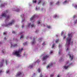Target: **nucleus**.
I'll list each match as a JSON object with an SVG mask.
<instances>
[{"instance_id": "obj_49", "label": "nucleus", "mask_w": 77, "mask_h": 77, "mask_svg": "<svg viewBox=\"0 0 77 77\" xmlns=\"http://www.w3.org/2000/svg\"><path fill=\"white\" fill-rule=\"evenodd\" d=\"M45 44V42H44V43L42 44V45H44Z\"/></svg>"}, {"instance_id": "obj_63", "label": "nucleus", "mask_w": 77, "mask_h": 77, "mask_svg": "<svg viewBox=\"0 0 77 77\" xmlns=\"http://www.w3.org/2000/svg\"><path fill=\"white\" fill-rule=\"evenodd\" d=\"M22 21L23 22V21H23L22 20Z\"/></svg>"}, {"instance_id": "obj_64", "label": "nucleus", "mask_w": 77, "mask_h": 77, "mask_svg": "<svg viewBox=\"0 0 77 77\" xmlns=\"http://www.w3.org/2000/svg\"><path fill=\"white\" fill-rule=\"evenodd\" d=\"M22 15H21V17H22Z\"/></svg>"}, {"instance_id": "obj_28", "label": "nucleus", "mask_w": 77, "mask_h": 77, "mask_svg": "<svg viewBox=\"0 0 77 77\" xmlns=\"http://www.w3.org/2000/svg\"><path fill=\"white\" fill-rule=\"evenodd\" d=\"M56 17H57V15L55 14L54 16V18H55Z\"/></svg>"}, {"instance_id": "obj_52", "label": "nucleus", "mask_w": 77, "mask_h": 77, "mask_svg": "<svg viewBox=\"0 0 77 77\" xmlns=\"http://www.w3.org/2000/svg\"><path fill=\"white\" fill-rule=\"evenodd\" d=\"M6 40V37H5L4 39V40Z\"/></svg>"}, {"instance_id": "obj_48", "label": "nucleus", "mask_w": 77, "mask_h": 77, "mask_svg": "<svg viewBox=\"0 0 77 77\" xmlns=\"http://www.w3.org/2000/svg\"><path fill=\"white\" fill-rule=\"evenodd\" d=\"M12 33H15V31H13L12 32Z\"/></svg>"}, {"instance_id": "obj_12", "label": "nucleus", "mask_w": 77, "mask_h": 77, "mask_svg": "<svg viewBox=\"0 0 77 77\" xmlns=\"http://www.w3.org/2000/svg\"><path fill=\"white\" fill-rule=\"evenodd\" d=\"M53 65V64L52 63H51L49 64V65H48L47 66V68H49V67L50 66H51Z\"/></svg>"}, {"instance_id": "obj_9", "label": "nucleus", "mask_w": 77, "mask_h": 77, "mask_svg": "<svg viewBox=\"0 0 77 77\" xmlns=\"http://www.w3.org/2000/svg\"><path fill=\"white\" fill-rule=\"evenodd\" d=\"M10 44L11 45V48H12V47H18V45L17 44H15L14 45H12V43H11Z\"/></svg>"}, {"instance_id": "obj_20", "label": "nucleus", "mask_w": 77, "mask_h": 77, "mask_svg": "<svg viewBox=\"0 0 77 77\" xmlns=\"http://www.w3.org/2000/svg\"><path fill=\"white\" fill-rule=\"evenodd\" d=\"M33 3H36V0H33L32 1Z\"/></svg>"}, {"instance_id": "obj_21", "label": "nucleus", "mask_w": 77, "mask_h": 77, "mask_svg": "<svg viewBox=\"0 0 77 77\" xmlns=\"http://www.w3.org/2000/svg\"><path fill=\"white\" fill-rule=\"evenodd\" d=\"M41 41H42V38H40L38 39V41H39V42H41Z\"/></svg>"}, {"instance_id": "obj_34", "label": "nucleus", "mask_w": 77, "mask_h": 77, "mask_svg": "<svg viewBox=\"0 0 77 77\" xmlns=\"http://www.w3.org/2000/svg\"><path fill=\"white\" fill-rule=\"evenodd\" d=\"M17 12H19L20 11V9H17L16 10Z\"/></svg>"}, {"instance_id": "obj_36", "label": "nucleus", "mask_w": 77, "mask_h": 77, "mask_svg": "<svg viewBox=\"0 0 77 77\" xmlns=\"http://www.w3.org/2000/svg\"><path fill=\"white\" fill-rule=\"evenodd\" d=\"M62 59H63V58H60V61H62Z\"/></svg>"}, {"instance_id": "obj_61", "label": "nucleus", "mask_w": 77, "mask_h": 77, "mask_svg": "<svg viewBox=\"0 0 77 77\" xmlns=\"http://www.w3.org/2000/svg\"><path fill=\"white\" fill-rule=\"evenodd\" d=\"M30 39H32V37H30Z\"/></svg>"}, {"instance_id": "obj_13", "label": "nucleus", "mask_w": 77, "mask_h": 77, "mask_svg": "<svg viewBox=\"0 0 77 77\" xmlns=\"http://www.w3.org/2000/svg\"><path fill=\"white\" fill-rule=\"evenodd\" d=\"M63 67L65 69H67V68H68V67H69V66H63Z\"/></svg>"}, {"instance_id": "obj_55", "label": "nucleus", "mask_w": 77, "mask_h": 77, "mask_svg": "<svg viewBox=\"0 0 77 77\" xmlns=\"http://www.w3.org/2000/svg\"><path fill=\"white\" fill-rule=\"evenodd\" d=\"M60 45H59V48H60Z\"/></svg>"}, {"instance_id": "obj_45", "label": "nucleus", "mask_w": 77, "mask_h": 77, "mask_svg": "<svg viewBox=\"0 0 77 77\" xmlns=\"http://www.w3.org/2000/svg\"><path fill=\"white\" fill-rule=\"evenodd\" d=\"M8 72H9V71H7L6 72V73H7V74H8Z\"/></svg>"}, {"instance_id": "obj_39", "label": "nucleus", "mask_w": 77, "mask_h": 77, "mask_svg": "<svg viewBox=\"0 0 77 77\" xmlns=\"http://www.w3.org/2000/svg\"><path fill=\"white\" fill-rule=\"evenodd\" d=\"M43 77V75H42V74H41L40 75V77Z\"/></svg>"}, {"instance_id": "obj_40", "label": "nucleus", "mask_w": 77, "mask_h": 77, "mask_svg": "<svg viewBox=\"0 0 77 77\" xmlns=\"http://www.w3.org/2000/svg\"><path fill=\"white\" fill-rule=\"evenodd\" d=\"M4 71H2V70L0 71V73H2V72H3Z\"/></svg>"}, {"instance_id": "obj_44", "label": "nucleus", "mask_w": 77, "mask_h": 77, "mask_svg": "<svg viewBox=\"0 0 77 77\" xmlns=\"http://www.w3.org/2000/svg\"><path fill=\"white\" fill-rule=\"evenodd\" d=\"M75 8H77V5H75Z\"/></svg>"}, {"instance_id": "obj_17", "label": "nucleus", "mask_w": 77, "mask_h": 77, "mask_svg": "<svg viewBox=\"0 0 77 77\" xmlns=\"http://www.w3.org/2000/svg\"><path fill=\"white\" fill-rule=\"evenodd\" d=\"M54 45H55V44H53L52 46V48H54Z\"/></svg>"}, {"instance_id": "obj_59", "label": "nucleus", "mask_w": 77, "mask_h": 77, "mask_svg": "<svg viewBox=\"0 0 77 77\" xmlns=\"http://www.w3.org/2000/svg\"><path fill=\"white\" fill-rule=\"evenodd\" d=\"M37 7L36 8V10H37Z\"/></svg>"}, {"instance_id": "obj_4", "label": "nucleus", "mask_w": 77, "mask_h": 77, "mask_svg": "<svg viewBox=\"0 0 77 77\" xmlns=\"http://www.w3.org/2000/svg\"><path fill=\"white\" fill-rule=\"evenodd\" d=\"M48 57H49V55H46L43 57L42 60L43 61L46 60L48 58Z\"/></svg>"}, {"instance_id": "obj_42", "label": "nucleus", "mask_w": 77, "mask_h": 77, "mask_svg": "<svg viewBox=\"0 0 77 77\" xmlns=\"http://www.w3.org/2000/svg\"><path fill=\"white\" fill-rule=\"evenodd\" d=\"M54 75L53 74L51 75V77H53Z\"/></svg>"}, {"instance_id": "obj_29", "label": "nucleus", "mask_w": 77, "mask_h": 77, "mask_svg": "<svg viewBox=\"0 0 77 77\" xmlns=\"http://www.w3.org/2000/svg\"><path fill=\"white\" fill-rule=\"evenodd\" d=\"M59 41V39H57L56 40V43H57Z\"/></svg>"}, {"instance_id": "obj_30", "label": "nucleus", "mask_w": 77, "mask_h": 77, "mask_svg": "<svg viewBox=\"0 0 77 77\" xmlns=\"http://www.w3.org/2000/svg\"><path fill=\"white\" fill-rule=\"evenodd\" d=\"M47 28H48V29H50V28H51V26H47Z\"/></svg>"}, {"instance_id": "obj_47", "label": "nucleus", "mask_w": 77, "mask_h": 77, "mask_svg": "<svg viewBox=\"0 0 77 77\" xmlns=\"http://www.w3.org/2000/svg\"><path fill=\"white\" fill-rule=\"evenodd\" d=\"M66 36H65L64 37L63 39H65L66 38Z\"/></svg>"}, {"instance_id": "obj_27", "label": "nucleus", "mask_w": 77, "mask_h": 77, "mask_svg": "<svg viewBox=\"0 0 77 77\" xmlns=\"http://www.w3.org/2000/svg\"><path fill=\"white\" fill-rule=\"evenodd\" d=\"M59 4V1H58L57 2V3H56V5H58Z\"/></svg>"}, {"instance_id": "obj_46", "label": "nucleus", "mask_w": 77, "mask_h": 77, "mask_svg": "<svg viewBox=\"0 0 77 77\" xmlns=\"http://www.w3.org/2000/svg\"><path fill=\"white\" fill-rule=\"evenodd\" d=\"M72 63H70L69 64V65H72Z\"/></svg>"}, {"instance_id": "obj_10", "label": "nucleus", "mask_w": 77, "mask_h": 77, "mask_svg": "<svg viewBox=\"0 0 77 77\" xmlns=\"http://www.w3.org/2000/svg\"><path fill=\"white\" fill-rule=\"evenodd\" d=\"M35 38H33V41L32 42V44H35Z\"/></svg>"}, {"instance_id": "obj_38", "label": "nucleus", "mask_w": 77, "mask_h": 77, "mask_svg": "<svg viewBox=\"0 0 77 77\" xmlns=\"http://www.w3.org/2000/svg\"><path fill=\"white\" fill-rule=\"evenodd\" d=\"M52 53H53V51H50V54H51Z\"/></svg>"}, {"instance_id": "obj_14", "label": "nucleus", "mask_w": 77, "mask_h": 77, "mask_svg": "<svg viewBox=\"0 0 77 77\" xmlns=\"http://www.w3.org/2000/svg\"><path fill=\"white\" fill-rule=\"evenodd\" d=\"M10 18V17H9V16H7V20L8 21V20H9Z\"/></svg>"}, {"instance_id": "obj_5", "label": "nucleus", "mask_w": 77, "mask_h": 77, "mask_svg": "<svg viewBox=\"0 0 77 77\" xmlns=\"http://www.w3.org/2000/svg\"><path fill=\"white\" fill-rule=\"evenodd\" d=\"M38 17L37 15L35 14L30 19V21H32V20H34V19H35L36 17Z\"/></svg>"}, {"instance_id": "obj_3", "label": "nucleus", "mask_w": 77, "mask_h": 77, "mask_svg": "<svg viewBox=\"0 0 77 77\" xmlns=\"http://www.w3.org/2000/svg\"><path fill=\"white\" fill-rule=\"evenodd\" d=\"M8 13V11L6 10L4 12L2 13V15H1V17H6V14Z\"/></svg>"}, {"instance_id": "obj_22", "label": "nucleus", "mask_w": 77, "mask_h": 77, "mask_svg": "<svg viewBox=\"0 0 77 77\" xmlns=\"http://www.w3.org/2000/svg\"><path fill=\"white\" fill-rule=\"evenodd\" d=\"M30 26H31V23H28V24L27 26L28 27H29Z\"/></svg>"}, {"instance_id": "obj_58", "label": "nucleus", "mask_w": 77, "mask_h": 77, "mask_svg": "<svg viewBox=\"0 0 77 77\" xmlns=\"http://www.w3.org/2000/svg\"><path fill=\"white\" fill-rule=\"evenodd\" d=\"M60 52H59V54H60Z\"/></svg>"}, {"instance_id": "obj_32", "label": "nucleus", "mask_w": 77, "mask_h": 77, "mask_svg": "<svg viewBox=\"0 0 77 77\" xmlns=\"http://www.w3.org/2000/svg\"><path fill=\"white\" fill-rule=\"evenodd\" d=\"M41 20L38 21H37V24H40V21Z\"/></svg>"}, {"instance_id": "obj_16", "label": "nucleus", "mask_w": 77, "mask_h": 77, "mask_svg": "<svg viewBox=\"0 0 77 77\" xmlns=\"http://www.w3.org/2000/svg\"><path fill=\"white\" fill-rule=\"evenodd\" d=\"M1 7H5V5L3 4H1L0 5Z\"/></svg>"}, {"instance_id": "obj_19", "label": "nucleus", "mask_w": 77, "mask_h": 77, "mask_svg": "<svg viewBox=\"0 0 77 77\" xmlns=\"http://www.w3.org/2000/svg\"><path fill=\"white\" fill-rule=\"evenodd\" d=\"M29 67L30 68H33V65H31L29 66Z\"/></svg>"}, {"instance_id": "obj_50", "label": "nucleus", "mask_w": 77, "mask_h": 77, "mask_svg": "<svg viewBox=\"0 0 77 77\" xmlns=\"http://www.w3.org/2000/svg\"><path fill=\"white\" fill-rule=\"evenodd\" d=\"M71 43L72 44H73V41H72V42H71Z\"/></svg>"}, {"instance_id": "obj_54", "label": "nucleus", "mask_w": 77, "mask_h": 77, "mask_svg": "<svg viewBox=\"0 0 77 77\" xmlns=\"http://www.w3.org/2000/svg\"><path fill=\"white\" fill-rule=\"evenodd\" d=\"M67 50H68V48H67V49L66 50V51H67Z\"/></svg>"}, {"instance_id": "obj_26", "label": "nucleus", "mask_w": 77, "mask_h": 77, "mask_svg": "<svg viewBox=\"0 0 77 77\" xmlns=\"http://www.w3.org/2000/svg\"><path fill=\"white\" fill-rule=\"evenodd\" d=\"M39 2H38V5H39V4L41 3V0H39Z\"/></svg>"}, {"instance_id": "obj_15", "label": "nucleus", "mask_w": 77, "mask_h": 77, "mask_svg": "<svg viewBox=\"0 0 77 77\" xmlns=\"http://www.w3.org/2000/svg\"><path fill=\"white\" fill-rule=\"evenodd\" d=\"M68 3V1H65L63 3V4H66V3Z\"/></svg>"}, {"instance_id": "obj_31", "label": "nucleus", "mask_w": 77, "mask_h": 77, "mask_svg": "<svg viewBox=\"0 0 77 77\" xmlns=\"http://www.w3.org/2000/svg\"><path fill=\"white\" fill-rule=\"evenodd\" d=\"M36 62L37 63H39V62H40V60H38L37 61H36Z\"/></svg>"}, {"instance_id": "obj_35", "label": "nucleus", "mask_w": 77, "mask_h": 77, "mask_svg": "<svg viewBox=\"0 0 77 77\" xmlns=\"http://www.w3.org/2000/svg\"><path fill=\"white\" fill-rule=\"evenodd\" d=\"M53 2H50V4L51 5H52V4H53Z\"/></svg>"}, {"instance_id": "obj_43", "label": "nucleus", "mask_w": 77, "mask_h": 77, "mask_svg": "<svg viewBox=\"0 0 77 77\" xmlns=\"http://www.w3.org/2000/svg\"><path fill=\"white\" fill-rule=\"evenodd\" d=\"M69 62H68V61H67V62L66 63V64L67 65V64H68V63Z\"/></svg>"}, {"instance_id": "obj_53", "label": "nucleus", "mask_w": 77, "mask_h": 77, "mask_svg": "<svg viewBox=\"0 0 77 77\" xmlns=\"http://www.w3.org/2000/svg\"><path fill=\"white\" fill-rule=\"evenodd\" d=\"M63 32H61V35H63Z\"/></svg>"}, {"instance_id": "obj_51", "label": "nucleus", "mask_w": 77, "mask_h": 77, "mask_svg": "<svg viewBox=\"0 0 77 77\" xmlns=\"http://www.w3.org/2000/svg\"><path fill=\"white\" fill-rule=\"evenodd\" d=\"M75 15H74L73 16V18H75Z\"/></svg>"}, {"instance_id": "obj_11", "label": "nucleus", "mask_w": 77, "mask_h": 77, "mask_svg": "<svg viewBox=\"0 0 77 77\" xmlns=\"http://www.w3.org/2000/svg\"><path fill=\"white\" fill-rule=\"evenodd\" d=\"M4 62V60H2V62L0 63V67H1L2 66H3V63Z\"/></svg>"}, {"instance_id": "obj_57", "label": "nucleus", "mask_w": 77, "mask_h": 77, "mask_svg": "<svg viewBox=\"0 0 77 77\" xmlns=\"http://www.w3.org/2000/svg\"><path fill=\"white\" fill-rule=\"evenodd\" d=\"M57 77H60V76H59V75H57Z\"/></svg>"}, {"instance_id": "obj_62", "label": "nucleus", "mask_w": 77, "mask_h": 77, "mask_svg": "<svg viewBox=\"0 0 77 77\" xmlns=\"http://www.w3.org/2000/svg\"><path fill=\"white\" fill-rule=\"evenodd\" d=\"M44 3H43V5H44Z\"/></svg>"}, {"instance_id": "obj_37", "label": "nucleus", "mask_w": 77, "mask_h": 77, "mask_svg": "<svg viewBox=\"0 0 77 77\" xmlns=\"http://www.w3.org/2000/svg\"><path fill=\"white\" fill-rule=\"evenodd\" d=\"M5 63H6V65H7V63H8V61H7V60H6Z\"/></svg>"}, {"instance_id": "obj_8", "label": "nucleus", "mask_w": 77, "mask_h": 77, "mask_svg": "<svg viewBox=\"0 0 77 77\" xmlns=\"http://www.w3.org/2000/svg\"><path fill=\"white\" fill-rule=\"evenodd\" d=\"M68 55H69V56L70 59H71V60H72V59H73V57H74V56H73V55H72L71 57V54H68Z\"/></svg>"}, {"instance_id": "obj_56", "label": "nucleus", "mask_w": 77, "mask_h": 77, "mask_svg": "<svg viewBox=\"0 0 77 77\" xmlns=\"http://www.w3.org/2000/svg\"><path fill=\"white\" fill-rule=\"evenodd\" d=\"M22 28H23V27H24V26H22Z\"/></svg>"}, {"instance_id": "obj_23", "label": "nucleus", "mask_w": 77, "mask_h": 77, "mask_svg": "<svg viewBox=\"0 0 77 77\" xmlns=\"http://www.w3.org/2000/svg\"><path fill=\"white\" fill-rule=\"evenodd\" d=\"M3 34H4V35H7V32H4Z\"/></svg>"}, {"instance_id": "obj_60", "label": "nucleus", "mask_w": 77, "mask_h": 77, "mask_svg": "<svg viewBox=\"0 0 77 77\" xmlns=\"http://www.w3.org/2000/svg\"><path fill=\"white\" fill-rule=\"evenodd\" d=\"M22 15L23 16V17H24V14H23Z\"/></svg>"}, {"instance_id": "obj_6", "label": "nucleus", "mask_w": 77, "mask_h": 77, "mask_svg": "<svg viewBox=\"0 0 77 77\" xmlns=\"http://www.w3.org/2000/svg\"><path fill=\"white\" fill-rule=\"evenodd\" d=\"M24 75V73H21V72H19L17 73L16 76L18 77V76H19V75Z\"/></svg>"}, {"instance_id": "obj_1", "label": "nucleus", "mask_w": 77, "mask_h": 77, "mask_svg": "<svg viewBox=\"0 0 77 77\" xmlns=\"http://www.w3.org/2000/svg\"><path fill=\"white\" fill-rule=\"evenodd\" d=\"M68 37L66 39V46H68L70 44V42L71 40V38L72 37V32L70 34L69 33L68 34Z\"/></svg>"}, {"instance_id": "obj_33", "label": "nucleus", "mask_w": 77, "mask_h": 77, "mask_svg": "<svg viewBox=\"0 0 77 77\" xmlns=\"http://www.w3.org/2000/svg\"><path fill=\"white\" fill-rule=\"evenodd\" d=\"M31 27H35V26H34V25L33 24L32 25H31Z\"/></svg>"}, {"instance_id": "obj_24", "label": "nucleus", "mask_w": 77, "mask_h": 77, "mask_svg": "<svg viewBox=\"0 0 77 77\" xmlns=\"http://www.w3.org/2000/svg\"><path fill=\"white\" fill-rule=\"evenodd\" d=\"M37 71L38 72H41V70H40V69L39 68H38V70Z\"/></svg>"}, {"instance_id": "obj_7", "label": "nucleus", "mask_w": 77, "mask_h": 77, "mask_svg": "<svg viewBox=\"0 0 77 77\" xmlns=\"http://www.w3.org/2000/svg\"><path fill=\"white\" fill-rule=\"evenodd\" d=\"M14 23H15V20H12L11 22L9 23L8 24H7V26H12V24H14Z\"/></svg>"}, {"instance_id": "obj_41", "label": "nucleus", "mask_w": 77, "mask_h": 77, "mask_svg": "<svg viewBox=\"0 0 77 77\" xmlns=\"http://www.w3.org/2000/svg\"><path fill=\"white\" fill-rule=\"evenodd\" d=\"M5 50H3L2 51V52L3 53H4V52H5Z\"/></svg>"}, {"instance_id": "obj_2", "label": "nucleus", "mask_w": 77, "mask_h": 77, "mask_svg": "<svg viewBox=\"0 0 77 77\" xmlns=\"http://www.w3.org/2000/svg\"><path fill=\"white\" fill-rule=\"evenodd\" d=\"M23 50V49L22 48L21 49H19L18 51H15L13 54L14 55H16V56H17L18 57H21V55L20 54V53H21V51H22V50Z\"/></svg>"}, {"instance_id": "obj_18", "label": "nucleus", "mask_w": 77, "mask_h": 77, "mask_svg": "<svg viewBox=\"0 0 77 77\" xmlns=\"http://www.w3.org/2000/svg\"><path fill=\"white\" fill-rule=\"evenodd\" d=\"M24 35H22L20 37V39H21V38H24Z\"/></svg>"}, {"instance_id": "obj_25", "label": "nucleus", "mask_w": 77, "mask_h": 77, "mask_svg": "<svg viewBox=\"0 0 77 77\" xmlns=\"http://www.w3.org/2000/svg\"><path fill=\"white\" fill-rule=\"evenodd\" d=\"M23 45H27V42L23 43Z\"/></svg>"}]
</instances>
